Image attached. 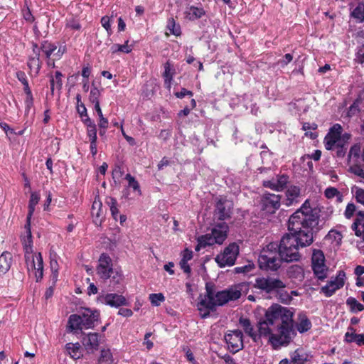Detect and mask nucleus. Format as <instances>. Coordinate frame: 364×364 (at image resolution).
<instances>
[{
    "instance_id": "nucleus-1",
    "label": "nucleus",
    "mask_w": 364,
    "mask_h": 364,
    "mask_svg": "<svg viewBox=\"0 0 364 364\" xmlns=\"http://www.w3.org/2000/svg\"><path fill=\"white\" fill-rule=\"evenodd\" d=\"M320 208L306 200L301 208L294 212L288 221L290 233L284 235L278 250L282 261H299V247H306L313 242V235L318 230Z\"/></svg>"
},
{
    "instance_id": "nucleus-2",
    "label": "nucleus",
    "mask_w": 364,
    "mask_h": 364,
    "mask_svg": "<svg viewBox=\"0 0 364 364\" xmlns=\"http://www.w3.org/2000/svg\"><path fill=\"white\" fill-rule=\"evenodd\" d=\"M244 284H238L228 289L215 293L212 289L206 287V294L200 299L198 304V309L201 317L209 316L210 311L215 310L217 306H223L230 301L238 299L242 295Z\"/></svg>"
},
{
    "instance_id": "nucleus-3",
    "label": "nucleus",
    "mask_w": 364,
    "mask_h": 364,
    "mask_svg": "<svg viewBox=\"0 0 364 364\" xmlns=\"http://www.w3.org/2000/svg\"><path fill=\"white\" fill-rule=\"evenodd\" d=\"M240 324L244 329L245 332L252 338L255 342H259L262 337L268 338L269 342L272 344L274 348H278L280 346H287V344H274L272 343L274 338H277L279 336V331L276 330L273 332V326L267 323L264 319L258 322L257 328H255L249 319L241 318L240 319Z\"/></svg>"
},
{
    "instance_id": "nucleus-4",
    "label": "nucleus",
    "mask_w": 364,
    "mask_h": 364,
    "mask_svg": "<svg viewBox=\"0 0 364 364\" xmlns=\"http://www.w3.org/2000/svg\"><path fill=\"white\" fill-rule=\"evenodd\" d=\"M279 314L281 323L277 326L279 336L274 338L272 343L288 345L296 335L293 324L294 313L288 308L280 306Z\"/></svg>"
},
{
    "instance_id": "nucleus-5",
    "label": "nucleus",
    "mask_w": 364,
    "mask_h": 364,
    "mask_svg": "<svg viewBox=\"0 0 364 364\" xmlns=\"http://www.w3.org/2000/svg\"><path fill=\"white\" fill-rule=\"evenodd\" d=\"M282 261L278 244L275 242H270L263 248L258 258L260 269L266 271L277 270L281 266Z\"/></svg>"
},
{
    "instance_id": "nucleus-6",
    "label": "nucleus",
    "mask_w": 364,
    "mask_h": 364,
    "mask_svg": "<svg viewBox=\"0 0 364 364\" xmlns=\"http://www.w3.org/2000/svg\"><path fill=\"white\" fill-rule=\"evenodd\" d=\"M100 312L97 310L85 309L80 314H72L69 317L68 325L71 330L92 328L97 321Z\"/></svg>"
},
{
    "instance_id": "nucleus-7",
    "label": "nucleus",
    "mask_w": 364,
    "mask_h": 364,
    "mask_svg": "<svg viewBox=\"0 0 364 364\" xmlns=\"http://www.w3.org/2000/svg\"><path fill=\"white\" fill-rule=\"evenodd\" d=\"M228 229V225L225 222L216 224L212 229L210 234L202 235L198 238V245L196 250H199L200 247L211 246L214 244H223L227 238Z\"/></svg>"
},
{
    "instance_id": "nucleus-8",
    "label": "nucleus",
    "mask_w": 364,
    "mask_h": 364,
    "mask_svg": "<svg viewBox=\"0 0 364 364\" xmlns=\"http://www.w3.org/2000/svg\"><path fill=\"white\" fill-rule=\"evenodd\" d=\"M25 260L28 272H32L38 282L43 275V262L41 253H33V252H28L25 253Z\"/></svg>"
},
{
    "instance_id": "nucleus-9",
    "label": "nucleus",
    "mask_w": 364,
    "mask_h": 364,
    "mask_svg": "<svg viewBox=\"0 0 364 364\" xmlns=\"http://www.w3.org/2000/svg\"><path fill=\"white\" fill-rule=\"evenodd\" d=\"M238 254V245L235 243H231L224 249L223 252L216 256L215 260L221 268L231 267L235 264Z\"/></svg>"
},
{
    "instance_id": "nucleus-10",
    "label": "nucleus",
    "mask_w": 364,
    "mask_h": 364,
    "mask_svg": "<svg viewBox=\"0 0 364 364\" xmlns=\"http://www.w3.org/2000/svg\"><path fill=\"white\" fill-rule=\"evenodd\" d=\"M311 267L314 274L319 280L327 277L328 267L325 263V257L320 250H314L311 256Z\"/></svg>"
},
{
    "instance_id": "nucleus-11",
    "label": "nucleus",
    "mask_w": 364,
    "mask_h": 364,
    "mask_svg": "<svg viewBox=\"0 0 364 364\" xmlns=\"http://www.w3.org/2000/svg\"><path fill=\"white\" fill-rule=\"evenodd\" d=\"M282 196L280 195L264 193L260 199V208L262 211L267 214H274L279 210L281 205Z\"/></svg>"
},
{
    "instance_id": "nucleus-12",
    "label": "nucleus",
    "mask_w": 364,
    "mask_h": 364,
    "mask_svg": "<svg viewBox=\"0 0 364 364\" xmlns=\"http://www.w3.org/2000/svg\"><path fill=\"white\" fill-rule=\"evenodd\" d=\"M285 284L280 279L272 277H258L255 279V287L266 293L285 288Z\"/></svg>"
},
{
    "instance_id": "nucleus-13",
    "label": "nucleus",
    "mask_w": 364,
    "mask_h": 364,
    "mask_svg": "<svg viewBox=\"0 0 364 364\" xmlns=\"http://www.w3.org/2000/svg\"><path fill=\"white\" fill-rule=\"evenodd\" d=\"M343 128L339 124H334L324 138V146L327 150L341 146V137Z\"/></svg>"
},
{
    "instance_id": "nucleus-14",
    "label": "nucleus",
    "mask_w": 364,
    "mask_h": 364,
    "mask_svg": "<svg viewBox=\"0 0 364 364\" xmlns=\"http://www.w3.org/2000/svg\"><path fill=\"white\" fill-rule=\"evenodd\" d=\"M243 335L241 331H230L225 336L228 350L235 353L243 348Z\"/></svg>"
},
{
    "instance_id": "nucleus-15",
    "label": "nucleus",
    "mask_w": 364,
    "mask_h": 364,
    "mask_svg": "<svg viewBox=\"0 0 364 364\" xmlns=\"http://www.w3.org/2000/svg\"><path fill=\"white\" fill-rule=\"evenodd\" d=\"M97 273L104 280L108 279L113 274L112 262L110 257L107 254H102L99 258Z\"/></svg>"
},
{
    "instance_id": "nucleus-16",
    "label": "nucleus",
    "mask_w": 364,
    "mask_h": 364,
    "mask_svg": "<svg viewBox=\"0 0 364 364\" xmlns=\"http://www.w3.org/2000/svg\"><path fill=\"white\" fill-rule=\"evenodd\" d=\"M345 277L346 274L343 272H339L333 279L329 281L321 288V292L328 297L331 296L338 289L343 287Z\"/></svg>"
},
{
    "instance_id": "nucleus-17",
    "label": "nucleus",
    "mask_w": 364,
    "mask_h": 364,
    "mask_svg": "<svg viewBox=\"0 0 364 364\" xmlns=\"http://www.w3.org/2000/svg\"><path fill=\"white\" fill-rule=\"evenodd\" d=\"M288 183L289 176L286 174H282L277 175L275 177L269 180H264L262 181V185L265 188L277 192H281L287 187Z\"/></svg>"
},
{
    "instance_id": "nucleus-18",
    "label": "nucleus",
    "mask_w": 364,
    "mask_h": 364,
    "mask_svg": "<svg viewBox=\"0 0 364 364\" xmlns=\"http://www.w3.org/2000/svg\"><path fill=\"white\" fill-rule=\"evenodd\" d=\"M27 65L35 76L38 75L41 68L42 60L40 59V49L36 43H33V54L29 55Z\"/></svg>"
},
{
    "instance_id": "nucleus-19",
    "label": "nucleus",
    "mask_w": 364,
    "mask_h": 364,
    "mask_svg": "<svg viewBox=\"0 0 364 364\" xmlns=\"http://www.w3.org/2000/svg\"><path fill=\"white\" fill-rule=\"evenodd\" d=\"M232 203L225 198H220L216 204L215 215L220 220H224L230 215Z\"/></svg>"
},
{
    "instance_id": "nucleus-20",
    "label": "nucleus",
    "mask_w": 364,
    "mask_h": 364,
    "mask_svg": "<svg viewBox=\"0 0 364 364\" xmlns=\"http://www.w3.org/2000/svg\"><path fill=\"white\" fill-rule=\"evenodd\" d=\"M284 205L287 207L296 204L299 201L300 188L296 186L289 187L285 193Z\"/></svg>"
},
{
    "instance_id": "nucleus-21",
    "label": "nucleus",
    "mask_w": 364,
    "mask_h": 364,
    "mask_svg": "<svg viewBox=\"0 0 364 364\" xmlns=\"http://www.w3.org/2000/svg\"><path fill=\"white\" fill-rule=\"evenodd\" d=\"M100 334L97 333H89L84 334L82 344L87 350L97 349L99 346Z\"/></svg>"
},
{
    "instance_id": "nucleus-22",
    "label": "nucleus",
    "mask_w": 364,
    "mask_h": 364,
    "mask_svg": "<svg viewBox=\"0 0 364 364\" xmlns=\"http://www.w3.org/2000/svg\"><path fill=\"white\" fill-rule=\"evenodd\" d=\"M103 302L112 307H119L126 305L127 300L122 295L117 294H107L103 297Z\"/></svg>"
},
{
    "instance_id": "nucleus-23",
    "label": "nucleus",
    "mask_w": 364,
    "mask_h": 364,
    "mask_svg": "<svg viewBox=\"0 0 364 364\" xmlns=\"http://www.w3.org/2000/svg\"><path fill=\"white\" fill-rule=\"evenodd\" d=\"M279 309L280 305L275 304L271 306L267 310L264 320L267 321V323L274 326L277 321H279Z\"/></svg>"
},
{
    "instance_id": "nucleus-24",
    "label": "nucleus",
    "mask_w": 364,
    "mask_h": 364,
    "mask_svg": "<svg viewBox=\"0 0 364 364\" xmlns=\"http://www.w3.org/2000/svg\"><path fill=\"white\" fill-rule=\"evenodd\" d=\"M94 223L99 225L102 222V218L104 216V212L102 210V204L100 200L95 199L92 205V211H91Z\"/></svg>"
},
{
    "instance_id": "nucleus-25",
    "label": "nucleus",
    "mask_w": 364,
    "mask_h": 364,
    "mask_svg": "<svg viewBox=\"0 0 364 364\" xmlns=\"http://www.w3.org/2000/svg\"><path fill=\"white\" fill-rule=\"evenodd\" d=\"M186 18L190 21H195L200 18L205 14V11L203 7L190 6L185 11Z\"/></svg>"
},
{
    "instance_id": "nucleus-26",
    "label": "nucleus",
    "mask_w": 364,
    "mask_h": 364,
    "mask_svg": "<svg viewBox=\"0 0 364 364\" xmlns=\"http://www.w3.org/2000/svg\"><path fill=\"white\" fill-rule=\"evenodd\" d=\"M164 72L163 77L164 79V86L170 90L171 88L172 80L175 75V70L171 64L170 61H167L164 65Z\"/></svg>"
},
{
    "instance_id": "nucleus-27",
    "label": "nucleus",
    "mask_w": 364,
    "mask_h": 364,
    "mask_svg": "<svg viewBox=\"0 0 364 364\" xmlns=\"http://www.w3.org/2000/svg\"><path fill=\"white\" fill-rule=\"evenodd\" d=\"M348 171L357 176L360 182L364 183V164L362 161L348 163Z\"/></svg>"
},
{
    "instance_id": "nucleus-28",
    "label": "nucleus",
    "mask_w": 364,
    "mask_h": 364,
    "mask_svg": "<svg viewBox=\"0 0 364 364\" xmlns=\"http://www.w3.org/2000/svg\"><path fill=\"white\" fill-rule=\"evenodd\" d=\"M11 263V254L9 252H4L0 255V275L6 274L9 270Z\"/></svg>"
},
{
    "instance_id": "nucleus-29",
    "label": "nucleus",
    "mask_w": 364,
    "mask_h": 364,
    "mask_svg": "<svg viewBox=\"0 0 364 364\" xmlns=\"http://www.w3.org/2000/svg\"><path fill=\"white\" fill-rule=\"evenodd\" d=\"M58 46L48 41H43L41 43L38 48L40 49V52L42 51L46 58L47 59V63L50 64V58L51 55L56 50Z\"/></svg>"
},
{
    "instance_id": "nucleus-30",
    "label": "nucleus",
    "mask_w": 364,
    "mask_h": 364,
    "mask_svg": "<svg viewBox=\"0 0 364 364\" xmlns=\"http://www.w3.org/2000/svg\"><path fill=\"white\" fill-rule=\"evenodd\" d=\"M350 16L356 23H364V2H358L350 11Z\"/></svg>"
},
{
    "instance_id": "nucleus-31",
    "label": "nucleus",
    "mask_w": 364,
    "mask_h": 364,
    "mask_svg": "<svg viewBox=\"0 0 364 364\" xmlns=\"http://www.w3.org/2000/svg\"><path fill=\"white\" fill-rule=\"evenodd\" d=\"M82 122L87 127V134L90 141H97V127L95 122L89 117L82 119Z\"/></svg>"
},
{
    "instance_id": "nucleus-32",
    "label": "nucleus",
    "mask_w": 364,
    "mask_h": 364,
    "mask_svg": "<svg viewBox=\"0 0 364 364\" xmlns=\"http://www.w3.org/2000/svg\"><path fill=\"white\" fill-rule=\"evenodd\" d=\"M25 229L26 230V235L23 237L22 242L24 252L28 253V252H33V240L31 225L28 226L27 223L25 225Z\"/></svg>"
},
{
    "instance_id": "nucleus-33",
    "label": "nucleus",
    "mask_w": 364,
    "mask_h": 364,
    "mask_svg": "<svg viewBox=\"0 0 364 364\" xmlns=\"http://www.w3.org/2000/svg\"><path fill=\"white\" fill-rule=\"evenodd\" d=\"M311 322L305 314H301L299 316V323L296 325L297 331L301 333H305L311 329Z\"/></svg>"
},
{
    "instance_id": "nucleus-34",
    "label": "nucleus",
    "mask_w": 364,
    "mask_h": 364,
    "mask_svg": "<svg viewBox=\"0 0 364 364\" xmlns=\"http://www.w3.org/2000/svg\"><path fill=\"white\" fill-rule=\"evenodd\" d=\"M39 199H40V197L38 193H31L30 200H29V203H28V213L27 218H26V223H27L28 226H30L31 218L33 214L36 205L38 204Z\"/></svg>"
},
{
    "instance_id": "nucleus-35",
    "label": "nucleus",
    "mask_w": 364,
    "mask_h": 364,
    "mask_svg": "<svg viewBox=\"0 0 364 364\" xmlns=\"http://www.w3.org/2000/svg\"><path fill=\"white\" fill-rule=\"evenodd\" d=\"M132 45H129V40H127L122 45L118 43L113 44L110 47V52L112 54H116L119 53H129L132 52Z\"/></svg>"
},
{
    "instance_id": "nucleus-36",
    "label": "nucleus",
    "mask_w": 364,
    "mask_h": 364,
    "mask_svg": "<svg viewBox=\"0 0 364 364\" xmlns=\"http://www.w3.org/2000/svg\"><path fill=\"white\" fill-rule=\"evenodd\" d=\"M290 358L291 364H304L308 360V355L297 349L291 354Z\"/></svg>"
},
{
    "instance_id": "nucleus-37",
    "label": "nucleus",
    "mask_w": 364,
    "mask_h": 364,
    "mask_svg": "<svg viewBox=\"0 0 364 364\" xmlns=\"http://www.w3.org/2000/svg\"><path fill=\"white\" fill-rule=\"evenodd\" d=\"M62 76L63 75L60 71H56L55 73V77H51L50 80V85L52 94H53L55 87L58 90H60L62 88Z\"/></svg>"
},
{
    "instance_id": "nucleus-38",
    "label": "nucleus",
    "mask_w": 364,
    "mask_h": 364,
    "mask_svg": "<svg viewBox=\"0 0 364 364\" xmlns=\"http://www.w3.org/2000/svg\"><path fill=\"white\" fill-rule=\"evenodd\" d=\"M99 364H112L113 356L109 349H102L98 359Z\"/></svg>"
},
{
    "instance_id": "nucleus-39",
    "label": "nucleus",
    "mask_w": 364,
    "mask_h": 364,
    "mask_svg": "<svg viewBox=\"0 0 364 364\" xmlns=\"http://www.w3.org/2000/svg\"><path fill=\"white\" fill-rule=\"evenodd\" d=\"M80 345L78 343H70L66 345V349L69 355L74 359H78L80 358L81 353L80 351Z\"/></svg>"
},
{
    "instance_id": "nucleus-40",
    "label": "nucleus",
    "mask_w": 364,
    "mask_h": 364,
    "mask_svg": "<svg viewBox=\"0 0 364 364\" xmlns=\"http://www.w3.org/2000/svg\"><path fill=\"white\" fill-rule=\"evenodd\" d=\"M360 146L358 144H355L351 146L349 153H348V162L353 163L360 161Z\"/></svg>"
},
{
    "instance_id": "nucleus-41",
    "label": "nucleus",
    "mask_w": 364,
    "mask_h": 364,
    "mask_svg": "<svg viewBox=\"0 0 364 364\" xmlns=\"http://www.w3.org/2000/svg\"><path fill=\"white\" fill-rule=\"evenodd\" d=\"M346 304L349 306L350 311L353 313L360 312L364 310V305L351 296L347 299Z\"/></svg>"
},
{
    "instance_id": "nucleus-42",
    "label": "nucleus",
    "mask_w": 364,
    "mask_h": 364,
    "mask_svg": "<svg viewBox=\"0 0 364 364\" xmlns=\"http://www.w3.org/2000/svg\"><path fill=\"white\" fill-rule=\"evenodd\" d=\"M125 179L128 181V187L132 188L137 196L141 195L139 183L131 174L127 173L125 176Z\"/></svg>"
},
{
    "instance_id": "nucleus-43",
    "label": "nucleus",
    "mask_w": 364,
    "mask_h": 364,
    "mask_svg": "<svg viewBox=\"0 0 364 364\" xmlns=\"http://www.w3.org/2000/svg\"><path fill=\"white\" fill-rule=\"evenodd\" d=\"M289 274L291 277L298 280H302L304 277V272L302 267L298 265L292 266L289 268Z\"/></svg>"
},
{
    "instance_id": "nucleus-44",
    "label": "nucleus",
    "mask_w": 364,
    "mask_h": 364,
    "mask_svg": "<svg viewBox=\"0 0 364 364\" xmlns=\"http://www.w3.org/2000/svg\"><path fill=\"white\" fill-rule=\"evenodd\" d=\"M364 107V90H363L358 97L353 103L350 107V111L360 110Z\"/></svg>"
},
{
    "instance_id": "nucleus-45",
    "label": "nucleus",
    "mask_w": 364,
    "mask_h": 364,
    "mask_svg": "<svg viewBox=\"0 0 364 364\" xmlns=\"http://www.w3.org/2000/svg\"><path fill=\"white\" fill-rule=\"evenodd\" d=\"M149 300L153 306H159L161 302L165 301V297L161 293L151 294L149 295Z\"/></svg>"
},
{
    "instance_id": "nucleus-46",
    "label": "nucleus",
    "mask_w": 364,
    "mask_h": 364,
    "mask_svg": "<svg viewBox=\"0 0 364 364\" xmlns=\"http://www.w3.org/2000/svg\"><path fill=\"white\" fill-rule=\"evenodd\" d=\"M167 28L173 35H175L176 36L181 35L180 26L176 23L173 18L168 19Z\"/></svg>"
},
{
    "instance_id": "nucleus-47",
    "label": "nucleus",
    "mask_w": 364,
    "mask_h": 364,
    "mask_svg": "<svg viewBox=\"0 0 364 364\" xmlns=\"http://www.w3.org/2000/svg\"><path fill=\"white\" fill-rule=\"evenodd\" d=\"M317 128V124L315 123H304L303 124V129L306 131V136H309L311 139H314L317 137V134L314 132H309V130H315Z\"/></svg>"
},
{
    "instance_id": "nucleus-48",
    "label": "nucleus",
    "mask_w": 364,
    "mask_h": 364,
    "mask_svg": "<svg viewBox=\"0 0 364 364\" xmlns=\"http://www.w3.org/2000/svg\"><path fill=\"white\" fill-rule=\"evenodd\" d=\"M351 228L355 231V235L364 241V221L359 225H358V222H354Z\"/></svg>"
},
{
    "instance_id": "nucleus-49",
    "label": "nucleus",
    "mask_w": 364,
    "mask_h": 364,
    "mask_svg": "<svg viewBox=\"0 0 364 364\" xmlns=\"http://www.w3.org/2000/svg\"><path fill=\"white\" fill-rule=\"evenodd\" d=\"M357 333H355V330L350 326L348 328L347 332L345 334V341L346 343H353L355 342L356 338Z\"/></svg>"
},
{
    "instance_id": "nucleus-50",
    "label": "nucleus",
    "mask_w": 364,
    "mask_h": 364,
    "mask_svg": "<svg viewBox=\"0 0 364 364\" xmlns=\"http://www.w3.org/2000/svg\"><path fill=\"white\" fill-rule=\"evenodd\" d=\"M255 268V265L253 264H248L241 267H237L235 268L234 271L237 274H247L252 271Z\"/></svg>"
},
{
    "instance_id": "nucleus-51",
    "label": "nucleus",
    "mask_w": 364,
    "mask_h": 364,
    "mask_svg": "<svg viewBox=\"0 0 364 364\" xmlns=\"http://www.w3.org/2000/svg\"><path fill=\"white\" fill-rule=\"evenodd\" d=\"M100 90L97 87H93L90 90V100L93 105L100 103L99 102Z\"/></svg>"
},
{
    "instance_id": "nucleus-52",
    "label": "nucleus",
    "mask_w": 364,
    "mask_h": 364,
    "mask_svg": "<svg viewBox=\"0 0 364 364\" xmlns=\"http://www.w3.org/2000/svg\"><path fill=\"white\" fill-rule=\"evenodd\" d=\"M353 191L354 192L356 201L364 206V189L355 188Z\"/></svg>"
},
{
    "instance_id": "nucleus-53",
    "label": "nucleus",
    "mask_w": 364,
    "mask_h": 364,
    "mask_svg": "<svg viewBox=\"0 0 364 364\" xmlns=\"http://www.w3.org/2000/svg\"><path fill=\"white\" fill-rule=\"evenodd\" d=\"M50 269L52 272V277L54 281L57 280L58 275V264L56 260L51 259L50 262Z\"/></svg>"
},
{
    "instance_id": "nucleus-54",
    "label": "nucleus",
    "mask_w": 364,
    "mask_h": 364,
    "mask_svg": "<svg viewBox=\"0 0 364 364\" xmlns=\"http://www.w3.org/2000/svg\"><path fill=\"white\" fill-rule=\"evenodd\" d=\"M66 27L73 31H79L81 28V25L78 22V21L74 18H71L70 20H68Z\"/></svg>"
},
{
    "instance_id": "nucleus-55",
    "label": "nucleus",
    "mask_w": 364,
    "mask_h": 364,
    "mask_svg": "<svg viewBox=\"0 0 364 364\" xmlns=\"http://www.w3.org/2000/svg\"><path fill=\"white\" fill-rule=\"evenodd\" d=\"M329 239L333 240L338 245L342 240V235L336 230H331L328 234Z\"/></svg>"
},
{
    "instance_id": "nucleus-56",
    "label": "nucleus",
    "mask_w": 364,
    "mask_h": 364,
    "mask_svg": "<svg viewBox=\"0 0 364 364\" xmlns=\"http://www.w3.org/2000/svg\"><path fill=\"white\" fill-rule=\"evenodd\" d=\"M339 193H340L338 189L334 187H328L324 191L325 196L328 199L334 198L335 196L339 195Z\"/></svg>"
},
{
    "instance_id": "nucleus-57",
    "label": "nucleus",
    "mask_w": 364,
    "mask_h": 364,
    "mask_svg": "<svg viewBox=\"0 0 364 364\" xmlns=\"http://www.w3.org/2000/svg\"><path fill=\"white\" fill-rule=\"evenodd\" d=\"M356 207L353 203H348L344 212L346 218H350L355 213Z\"/></svg>"
},
{
    "instance_id": "nucleus-58",
    "label": "nucleus",
    "mask_w": 364,
    "mask_h": 364,
    "mask_svg": "<svg viewBox=\"0 0 364 364\" xmlns=\"http://www.w3.org/2000/svg\"><path fill=\"white\" fill-rule=\"evenodd\" d=\"M101 24L105 28V29L107 31L109 34L112 33L111 30V24H110V18L107 16H105L101 18Z\"/></svg>"
},
{
    "instance_id": "nucleus-59",
    "label": "nucleus",
    "mask_w": 364,
    "mask_h": 364,
    "mask_svg": "<svg viewBox=\"0 0 364 364\" xmlns=\"http://www.w3.org/2000/svg\"><path fill=\"white\" fill-rule=\"evenodd\" d=\"M293 59V56L290 53H287L284 56L283 59H281L278 61V64L284 68Z\"/></svg>"
},
{
    "instance_id": "nucleus-60",
    "label": "nucleus",
    "mask_w": 364,
    "mask_h": 364,
    "mask_svg": "<svg viewBox=\"0 0 364 364\" xmlns=\"http://www.w3.org/2000/svg\"><path fill=\"white\" fill-rule=\"evenodd\" d=\"M77 109L81 117H85V118H87V117H88L87 109L83 103L80 102V104H78L77 105Z\"/></svg>"
},
{
    "instance_id": "nucleus-61",
    "label": "nucleus",
    "mask_w": 364,
    "mask_h": 364,
    "mask_svg": "<svg viewBox=\"0 0 364 364\" xmlns=\"http://www.w3.org/2000/svg\"><path fill=\"white\" fill-rule=\"evenodd\" d=\"M175 95L177 98L182 99L186 95L193 96V92L185 88H182L180 92H176Z\"/></svg>"
},
{
    "instance_id": "nucleus-62",
    "label": "nucleus",
    "mask_w": 364,
    "mask_h": 364,
    "mask_svg": "<svg viewBox=\"0 0 364 364\" xmlns=\"http://www.w3.org/2000/svg\"><path fill=\"white\" fill-rule=\"evenodd\" d=\"M193 258V252L188 249H186L182 255V259L181 261L188 262Z\"/></svg>"
},
{
    "instance_id": "nucleus-63",
    "label": "nucleus",
    "mask_w": 364,
    "mask_h": 364,
    "mask_svg": "<svg viewBox=\"0 0 364 364\" xmlns=\"http://www.w3.org/2000/svg\"><path fill=\"white\" fill-rule=\"evenodd\" d=\"M25 105H26V112H28L31 108L33 105V97L32 96H26L25 99Z\"/></svg>"
},
{
    "instance_id": "nucleus-64",
    "label": "nucleus",
    "mask_w": 364,
    "mask_h": 364,
    "mask_svg": "<svg viewBox=\"0 0 364 364\" xmlns=\"http://www.w3.org/2000/svg\"><path fill=\"white\" fill-rule=\"evenodd\" d=\"M16 77L23 85H25L28 82L26 75L23 71H18L16 73Z\"/></svg>"
}]
</instances>
